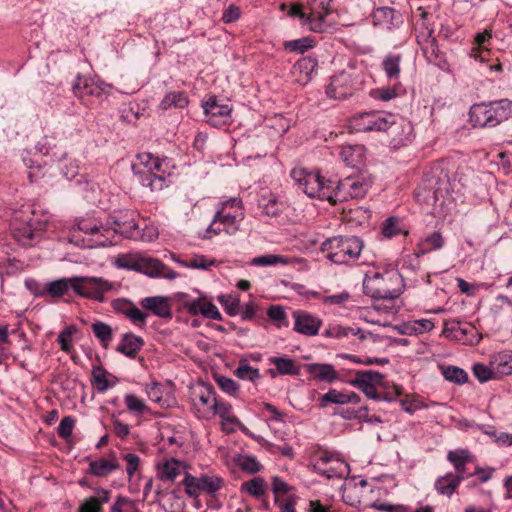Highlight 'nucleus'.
Returning <instances> with one entry per match:
<instances>
[{
  "label": "nucleus",
  "mask_w": 512,
  "mask_h": 512,
  "mask_svg": "<svg viewBox=\"0 0 512 512\" xmlns=\"http://www.w3.org/2000/svg\"><path fill=\"white\" fill-rule=\"evenodd\" d=\"M290 175L298 189L308 197L326 200L331 204L362 198L370 188V183L359 176L333 181L325 179L319 172H311L301 167L292 169Z\"/></svg>",
  "instance_id": "nucleus-1"
},
{
  "label": "nucleus",
  "mask_w": 512,
  "mask_h": 512,
  "mask_svg": "<svg viewBox=\"0 0 512 512\" xmlns=\"http://www.w3.org/2000/svg\"><path fill=\"white\" fill-rule=\"evenodd\" d=\"M446 459L452 465L454 472L437 477L434 489L439 495L450 498L465 479L472 477L467 470V464L475 461V455L467 448H458L449 450Z\"/></svg>",
  "instance_id": "nucleus-2"
},
{
  "label": "nucleus",
  "mask_w": 512,
  "mask_h": 512,
  "mask_svg": "<svg viewBox=\"0 0 512 512\" xmlns=\"http://www.w3.org/2000/svg\"><path fill=\"white\" fill-rule=\"evenodd\" d=\"M167 169L168 164L165 160L150 153L139 154L137 163L132 165V170L139 183L153 192L161 191L171 184L172 175Z\"/></svg>",
  "instance_id": "nucleus-3"
},
{
  "label": "nucleus",
  "mask_w": 512,
  "mask_h": 512,
  "mask_svg": "<svg viewBox=\"0 0 512 512\" xmlns=\"http://www.w3.org/2000/svg\"><path fill=\"white\" fill-rule=\"evenodd\" d=\"M245 217L243 203L240 198L233 197L219 202L216 213L207 227L203 238L209 239L221 233L235 234Z\"/></svg>",
  "instance_id": "nucleus-4"
},
{
  "label": "nucleus",
  "mask_w": 512,
  "mask_h": 512,
  "mask_svg": "<svg viewBox=\"0 0 512 512\" xmlns=\"http://www.w3.org/2000/svg\"><path fill=\"white\" fill-rule=\"evenodd\" d=\"M403 288L402 275L395 269L369 272L363 280L364 293L374 299H395Z\"/></svg>",
  "instance_id": "nucleus-5"
},
{
  "label": "nucleus",
  "mask_w": 512,
  "mask_h": 512,
  "mask_svg": "<svg viewBox=\"0 0 512 512\" xmlns=\"http://www.w3.org/2000/svg\"><path fill=\"white\" fill-rule=\"evenodd\" d=\"M331 0H307L308 13L303 11L302 4H293L289 15L298 17L301 25L306 26L315 33H325L332 29V22L329 20L331 14Z\"/></svg>",
  "instance_id": "nucleus-6"
},
{
  "label": "nucleus",
  "mask_w": 512,
  "mask_h": 512,
  "mask_svg": "<svg viewBox=\"0 0 512 512\" xmlns=\"http://www.w3.org/2000/svg\"><path fill=\"white\" fill-rule=\"evenodd\" d=\"M512 116V101L501 99L471 106L469 120L472 126L493 128Z\"/></svg>",
  "instance_id": "nucleus-7"
},
{
  "label": "nucleus",
  "mask_w": 512,
  "mask_h": 512,
  "mask_svg": "<svg viewBox=\"0 0 512 512\" xmlns=\"http://www.w3.org/2000/svg\"><path fill=\"white\" fill-rule=\"evenodd\" d=\"M363 241L357 236H337L321 244L322 252L335 264H348L357 260L363 249Z\"/></svg>",
  "instance_id": "nucleus-8"
},
{
  "label": "nucleus",
  "mask_w": 512,
  "mask_h": 512,
  "mask_svg": "<svg viewBox=\"0 0 512 512\" xmlns=\"http://www.w3.org/2000/svg\"><path fill=\"white\" fill-rule=\"evenodd\" d=\"M182 484L185 489V493L191 498H197L199 492H204L208 495L214 496L220 491L224 485L225 480L215 474H202L199 477H195L188 472H185Z\"/></svg>",
  "instance_id": "nucleus-9"
},
{
  "label": "nucleus",
  "mask_w": 512,
  "mask_h": 512,
  "mask_svg": "<svg viewBox=\"0 0 512 512\" xmlns=\"http://www.w3.org/2000/svg\"><path fill=\"white\" fill-rule=\"evenodd\" d=\"M136 213L134 211H115L109 215L107 225L114 233L120 234L125 238L133 240H145L141 233L139 224L136 222Z\"/></svg>",
  "instance_id": "nucleus-10"
},
{
  "label": "nucleus",
  "mask_w": 512,
  "mask_h": 512,
  "mask_svg": "<svg viewBox=\"0 0 512 512\" xmlns=\"http://www.w3.org/2000/svg\"><path fill=\"white\" fill-rule=\"evenodd\" d=\"M112 288V285L103 278L97 277H73V291L83 297L104 301V294Z\"/></svg>",
  "instance_id": "nucleus-11"
},
{
  "label": "nucleus",
  "mask_w": 512,
  "mask_h": 512,
  "mask_svg": "<svg viewBox=\"0 0 512 512\" xmlns=\"http://www.w3.org/2000/svg\"><path fill=\"white\" fill-rule=\"evenodd\" d=\"M176 300L190 315L196 316L201 314L203 317L211 320L222 319L221 313L216 305L208 301L205 297L193 299L187 293L179 292L176 294Z\"/></svg>",
  "instance_id": "nucleus-12"
},
{
  "label": "nucleus",
  "mask_w": 512,
  "mask_h": 512,
  "mask_svg": "<svg viewBox=\"0 0 512 512\" xmlns=\"http://www.w3.org/2000/svg\"><path fill=\"white\" fill-rule=\"evenodd\" d=\"M352 127L358 132L387 131L392 114L379 111L360 113L352 118Z\"/></svg>",
  "instance_id": "nucleus-13"
},
{
  "label": "nucleus",
  "mask_w": 512,
  "mask_h": 512,
  "mask_svg": "<svg viewBox=\"0 0 512 512\" xmlns=\"http://www.w3.org/2000/svg\"><path fill=\"white\" fill-rule=\"evenodd\" d=\"M220 401L210 384L199 383L192 391V402L199 417L211 418V413L217 408Z\"/></svg>",
  "instance_id": "nucleus-14"
},
{
  "label": "nucleus",
  "mask_w": 512,
  "mask_h": 512,
  "mask_svg": "<svg viewBox=\"0 0 512 512\" xmlns=\"http://www.w3.org/2000/svg\"><path fill=\"white\" fill-rule=\"evenodd\" d=\"M204 112L206 121L215 128H222L232 123V109L226 104H219L215 98L205 103Z\"/></svg>",
  "instance_id": "nucleus-15"
},
{
  "label": "nucleus",
  "mask_w": 512,
  "mask_h": 512,
  "mask_svg": "<svg viewBox=\"0 0 512 512\" xmlns=\"http://www.w3.org/2000/svg\"><path fill=\"white\" fill-rule=\"evenodd\" d=\"M312 465L318 474L328 479L342 477L345 472L344 463L326 452L315 456Z\"/></svg>",
  "instance_id": "nucleus-16"
},
{
  "label": "nucleus",
  "mask_w": 512,
  "mask_h": 512,
  "mask_svg": "<svg viewBox=\"0 0 512 512\" xmlns=\"http://www.w3.org/2000/svg\"><path fill=\"white\" fill-rule=\"evenodd\" d=\"M354 90L351 74L342 71L331 77V81L326 87V94L331 99L342 100L351 96Z\"/></svg>",
  "instance_id": "nucleus-17"
},
{
  "label": "nucleus",
  "mask_w": 512,
  "mask_h": 512,
  "mask_svg": "<svg viewBox=\"0 0 512 512\" xmlns=\"http://www.w3.org/2000/svg\"><path fill=\"white\" fill-rule=\"evenodd\" d=\"M418 43L421 45L422 53L425 59L440 68L441 70L448 69V63L444 54L440 51L436 38L433 37V30L430 29L428 34L423 36L422 39L418 37Z\"/></svg>",
  "instance_id": "nucleus-18"
},
{
  "label": "nucleus",
  "mask_w": 512,
  "mask_h": 512,
  "mask_svg": "<svg viewBox=\"0 0 512 512\" xmlns=\"http://www.w3.org/2000/svg\"><path fill=\"white\" fill-rule=\"evenodd\" d=\"M387 131L390 136V144L395 148L407 145L413 137L412 124L403 118L397 119L394 115H392V123L389 124Z\"/></svg>",
  "instance_id": "nucleus-19"
},
{
  "label": "nucleus",
  "mask_w": 512,
  "mask_h": 512,
  "mask_svg": "<svg viewBox=\"0 0 512 512\" xmlns=\"http://www.w3.org/2000/svg\"><path fill=\"white\" fill-rule=\"evenodd\" d=\"M137 271L149 277H161L169 280H173L178 276L177 272L160 260L145 256H140Z\"/></svg>",
  "instance_id": "nucleus-20"
},
{
  "label": "nucleus",
  "mask_w": 512,
  "mask_h": 512,
  "mask_svg": "<svg viewBox=\"0 0 512 512\" xmlns=\"http://www.w3.org/2000/svg\"><path fill=\"white\" fill-rule=\"evenodd\" d=\"M374 489L365 479L346 483L343 490V500L352 507H358L364 503V498L368 493H373Z\"/></svg>",
  "instance_id": "nucleus-21"
},
{
  "label": "nucleus",
  "mask_w": 512,
  "mask_h": 512,
  "mask_svg": "<svg viewBox=\"0 0 512 512\" xmlns=\"http://www.w3.org/2000/svg\"><path fill=\"white\" fill-rule=\"evenodd\" d=\"M374 489L365 479L346 483L343 490V500L352 507H358L364 503V498L368 493H373Z\"/></svg>",
  "instance_id": "nucleus-22"
},
{
  "label": "nucleus",
  "mask_w": 512,
  "mask_h": 512,
  "mask_svg": "<svg viewBox=\"0 0 512 512\" xmlns=\"http://www.w3.org/2000/svg\"><path fill=\"white\" fill-rule=\"evenodd\" d=\"M77 228L79 231L93 236L96 245L107 246L108 244H112L108 236L110 229L96 219H82L77 223Z\"/></svg>",
  "instance_id": "nucleus-23"
},
{
  "label": "nucleus",
  "mask_w": 512,
  "mask_h": 512,
  "mask_svg": "<svg viewBox=\"0 0 512 512\" xmlns=\"http://www.w3.org/2000/svg\"><path fill=\"white\" fill-rule=\"evenodd\" d=\"M295 332L305 336H315L318 334L321 327L322 321L316 316L303 311L298 310L293 312Z\"/></svg>",
  "instance_id": "nucleus-24"
},
{
  "label": "nucleus",
  "mask_w": 512,
  "mask_h": 512,
  "mask_svg": "<svg viewBox=\"0 0 512 512\" xmlns=\"http://www.w3.org/2000/svg\"><path fill=\"white\" fill-rule=\"evenodd\" d=\"M403 22L401 14L390 7H379L372 13V23L382 30H392Z\"/></svg>",
  "instance_id": "nucleus-25"
},
{
  "label": "nucleus",
  "mask_w": 512,
  "mask_h": 512,
  "mask_svg": "<svg viewBox=\"0 0 512 512\" xmlns=\"http://www.w3.org/2000/svg\"><path fill=\"white\" fill-rule=\"evenodd\" d=\"M120 468L118 459L114 453L108 457L90 460L87 472L96 477H107Z\"/></svg>",
  "instance_id": "nucleus-26"
},
{
  "label": "nucleus",
  "mask_w": 512,
  "mask_h": 512,
  "mask_svg": "<svg viewBox=\"0 0 512 512\" xmlns=\"http://www.w3.org/2000/svg\"><path fill=\"white\" fill-rule=\"evenodd\" d=\"M360 400V396L353 391L346 392L330 389L327 393L323 394L319 398V407L324 409L328 406V404H358Z\"/></svg>",
  "instance_id": "nucleus-27"
},
{
  "label": "nucleus",
  "mask_w": 512,
  "mask_h": 512,
  "mask_svg": "<svg viewBox=\"0 0 512 512\" xmlns=\"http://www.w3.org/2000/svg\"><path fill=\"white\" fill-rule=\"evenodd\" d=\"M218 415L221 418L222 429L226 432H234L241 423L233 414L232 406L228 402L221 400L217 408L211 413V417Z\"/></svg>",
  "instance_id": "nucleus-28"
},
{
  "label": "nucleus",
  "mask_w": 512,
  "mask_h": 512,
  "mask_svg": "<svg viewBox=\"0 0 512 512\" xmlns=\"http://www.w3.org/2000/svg\"><path fill=\"white\" fill-rule=\"evenodd\" d=\"M95 496L86 498L78 508V512H103V504L110 500L111 491L95 488Z\"/></svg>",
  "instance_id": "nucleus-29"
},
{
  "label": "nucleus",
  "mask_w": 512,
  "mask_h": 512,
  "mask_svg": "<svg viewBox=\"0 0 512 512\" xmlns=\"http://www.w3.org/2000/svg\"><path fill=\"white\" fill-rule=\"evenodd\" d=\"M318 66L315 58L310 56L299 59L293 66V74L296 76V81L302 85L307 84Z\"/></svg>",
  "instance_id": "nucleus-30"
},
{
  "label": "nucleus",
  "mask_w": 512,
  "mask_h": 512,
  "mask_svg": "<svg viewBox=\"0 0 512 512\" xmlns=\"http://www.w3.org/2000/svg\"><path fill=\"white\" fill-rule=\"evenodd\" d=\"M105 90L103 82H95L93 79L78 77L77 82L73 85L75 96L84 98L85 96L99 97Z\"/></svg>",
  "instance_id": "nucleus-31"
},
{
  "label": "nucleus",
  "mask_w": 512,
  "mask_h": 512,
  "mask_svg": "<svg viewBox=\"0 0 512 512\" xmlns=\"http://www.w3.org/2000/svg\"><path fill=\"white\" fill-rule=\"evenodd\" d=\"M185 471L183 462L171 458L158 466L157 476L163 482H174Z\"/></svg>",
  "instance_id": "nucleus-32"
},
{
  "label": "nucleus",
  "mask_w": 512,
  "mask_h": 512,
  "mask_svg": "<svg viewBox=\"0 0 512 512\" xmlns=\"http://www.w3.org/2000/svg\"><path fill=\"white\" fill-rule=\"evenodd\" d=\"M141 306L161 318H171V308L164 297L154 296L142 299Z\"/></svg>",
  "instance_id": "nucleus-33"
},
{
  "label": "nucleus",
  "mask_w": 512,
  "mask_h": 512,
  "mask_svg": "<svg viewBox=\"0 0 512 512\" xmlns=\"http://www.w3.org/2000/svg\"><path fill=\"white\" fill-rule=\"evenodd\" d=\"M143 345L144 340L141 337L133 333H125L116 350L129 358H135Z\"/></svg>",
  "instance_id": "nucleus-34"
},
{
  "label": "nucleus",
  "mask_w": 512,
  "mask_h": 512,
  "mask_svg": "<svg viewBox=\"0 0 512 512\" xmlns=\"http://www.w3.org/2000/svg\"><path fill=\"white\" fill-rule=\"evenodd\" d=\"M350 384L361 390L368 398L376 401L384 400L390 402L402 393V389L399 386H394V395L390 393L381 395L376 391V385H371V383L350 381Z\"/></svg>",
  "instance_id": "nucleus-35"
},
{
  "label": "nucleus",
  "mask_w": 512,
  "mask_h": 512,
  "mask_svg": "<svg viewBox=\"0 0 512 512\" xmlns=\"http://www.w3.org/2000/svg\"><path fill=\"white\" fill-rule=\"evenodd\" d=\"M445 239L441 232L434 231L431 234L424 237L416 247L418 253L422 256L437 251L443 248Z\"/></svg>",
  "instance_id": "nucleus-36"
},
{
  "label": "nucleus",
  "mask_w": 512,
  "mask_h": 512,
  "mask_svg": "<svg viewBox=\"0 0 512 512\" xmlns=\"http://www.w3.org/2000/svg\"><path fill=\"white\" fill-rule=\"evenodd\" d=\"M262 213L267 216H278L284 209V203L273 193L262 194L258 200Z\"/></svg>",
  "instance_id": "nucleus-37"
},
{
  "label": "nucleus",
  "mask_w": 512,
  "mask_h": 512,
  "mask_svg": "<svg viewBox=\"0 0 512 512\" xmlns=\"http://www.w3.org/2000/svg\"><path fill=\"white\" fill-rule=\"evenodd\" d=\"M307 371L315 379L332 383L338 379V373L331 364L313 363L309 364Z\"/></svg>",
  "instance_id": "nucleus-38"
},
{
  "label": "nucleus",
  "mask_w": 512,
  "mask_h": 512,
  "mask_svg": "<svg viewBox=\"0 0 512 512\" xmlns=\"http://www.w3.org/2000/svg\"><path fill=\"white\" fill-rule=\"evenodd\" d=\"M402 56L400 54H387L381 63L382 69L388 80H399L401 74Z\"/></svg>",
  "instance_id": "nucleus-39"
},
{
  "label": "nucleus",
  "mask_w": 512,
  "mask_h": 512,
  "mask_svg": "<svg viewBox=\"0 0 512 512\" xmlns=\"http://www.w3.org/2000/svg\"><path fill=\"white\" fill-rule=\"evenodd\" d=\"M298 261V259L293 257H288L279 254H265L261 256L254 257L250 264L252 266H276V265H289L294 264Z\"/></svg>",
  "instance_id": "nucleus-40"
},
{
  "label": "nucleus",
  "mask_w": 512,
  "mask_h": 512,
  "mask_svg": "<svg viewBox=\"0 0 512 512\" xmlns=\"http://www.w3.org/2000/svg\"><path fill=\"white\" fill-rule=\"evenodd\" d=\"M340 158L349 167H358L364 158V148L360 145L343 146L340 151Z\"/></svg>",
  "instance_id": "nucleus-41"
},
{
  "label": "nucleus",
  "mask_w": 512,
  "mask_h": 512,
  "mask_svg": "<svg viewBox=\"0 0 512 512\" xmlns=\"http://www.w3.org/2000/svg\"><path fill=\"white\" fill-rule=\"evenodd\" d=\"M269 362L276 367V371L280 375L296 376L300 373V366L288 357H270Z\"/></svg>",
  "instance_id": "nucleus-42"
},
{
  "label": "nucleus",
  "mask_w": 512,
  "mask_h": 512,
  "mask_svg": "<svg viewBox=\"0 0 512 512\" xmlns=\"http://www.w3.org/2000/svg\"><path fill=\"white\" fill-rule=\"evenodd\" d=\"M189 103L188 97L184 92L172 91L167 93L160 102V108L162 110H168L170 108H185Z\"/></svg>",
  "instance_id": "nucleus-43"
},
{
  "label": "nucleus",
  "mask_w": 512,
  "mask_h": 512,
  "mask_svg": "<svg viewBox=\"0 0 512 512\" xmlns=\"http://www.w3.org/2000/svg\"><path fill=\"white\" fill-rule=\"evenodd\" d=\"M73 289V277L72 278H61L48 282L45 285L46 296L52 298L62 297L69 289Z\"/></svg>",
  "instance_id": "nucleus-44"
},
{
  "label": "nucleus",
  "mask_w": 512,
  "mask_h": 512,
  "mask_svg": "<svg viewBox=\"0 0 512 512\" xmlns=\"http://www.w3.org/2000/svg\"><path fill=\"white\" fill-rule=\"evenodd\" d=\"M91 329L102 347L105 349L108 348V345L113 338L111 326L101 321H95L92 323Z\"/></svg>",
  "instance_id": "nucleus-45"
},
{
  "label": "nucleus",
  "mask_w": 512,
  "mask_h": 512,
  "mask_svg": "<svg viewBox=\"0 0 512 512\" xmlns=\"http://www.w3.org/2000/svg\"><path fill=\"white\" fill-rule=\"evenodd\" d=\"M79 329L76 325L72 324L65 327L58 335L57 342L60 349L66 353H70L73 348V335L78 333Z\"/></svg>",
  "instance_id": "nucleus-46"
},
{
  "label": "nucleus",
  "mask_w": 512,
  "mask_h": 512,
  "mask_svg": "<svg viewBox=\"0 0 512 512\" xmlns=\"http://www.w3.org/2000/svg\"><path fill=\"white\" fill-rule=\"evenodd\" d=\"M241 491H244L253 497L260 498L266 492L265 480L262 477H255L246 481L241 485Z\"/></svg>",
  "instance_id": "nucleus-47"
},
{
  "label": "nucleus",
  "mask_w": 512,
  "mask_h": 512,
  "mask_svg": "<svg viewBox=\"0 0 512 512\" xmlns=\"http://www.w3.org/2000/svg\"><path fill=\"white\" fill-rule=\"evenodd\" d=\"M235 463L242 471L249 474H256L262 469L257 458L252 455H239L235 459Z\"/></svg>",
  "instance_id": "nucleus-48"
},
{
  "label": "nucleus",
  "mask_w": 512,
  "mask_h": 512,
  "mask_svg": "<svg viewBox=\"0 0 512 512\" xmlns=\"http://www.w3.org/2000/svg\"><path fill=\"white\" fill-rule=\"evenodd\" d=\"M314 45V40L311 37H302L285 42L284 49L289 52L303 54L313 48Z\"/></svg>",
  "instance_id": "nucleus-49"
},
{
  "label": "nucleus",
  "mask_w": 512,
  "mask_h": 512,
  "mask_svg": "<svg viewBox=\"0 0 512 512\" xmlns=\"http://www.w3.org/2000/svg\"><path fill=\"white\" fill-rule=\"evenodd\" d=\"M234 373L238 378L252 382L260 378L259 369L252 367L247 360H240Z\"/></svg>",
  "instance_id": "nucleus-50"
},
{
  "label": "nucleus",
  "mask_w": 512,
  "mask_h": 512,
  "mask_svg": "<svg viewBox=\"0 0 512 512\" xmlns=\"http://www.w3.org/2000/svg\"><path fill=\"white\" fill-rule=\"evenodd\" d=\"M124 402L127 409L133 414L142 415L149 411V407L146 405L144 400L140 399L134 394H125Z\"/></svg>",
  "instance_id": "nucleus-51"
},
{
  "label": "nucleus",
  "mask_w": 512,
  "mask_h": 512,
  "mask_svg": "<svg viewBox=\"0 0 512 512\" xmlns=\"http://www.w3.org/2000/svg\"><path fill=\"white\" fill-rule=\"evenodd\" d=\"M442 374L446 380L456 384H464L468 380L467 372L456 366L444 367Z\"/></svg>",
  "instance_id": "nucleus-52"
},
{
  "label": "nucleus",
  "mask_w": 512,
  "mask_h": 512,
  "mask_svg": "<svg viewBox=\"0 0 512 512\" xmlns=\"http://www.w3.org/2000/svg\"><path fill=\"white\" fill-rule=\"evenodd\" d=\"M24 270V263L16 258H6L0 263V274L13 276Z\"/></svg>",
  "instance_id": "nucleus-53"
},
{
  "label": "nucleus",
  "mask_w": 512,
  "mask_h": 512,
  "mask_svg": "<svg viewBox=\"0 0 512 512\" xmlns=\"http://www.w3.org/2000/svg\"><path fill=\"white\" fill-rule=\"evenodd\" d=\"M352 381H364L371 383V385H381L383 381V375L373 370L357 371L355 378Z\"/></svg>",
  "instance_id": "nucleus-54"
},
{
  "label": "nucleus",
  "mask_w": 512,
  "mask_h": 512,
  "mask_svg": "<svg viewBox=\"0 0 512 512\" xmlns=\"http://www.w3.org/2000/svg\"><path fill=\"white\" fill-rule=\"evenodd\" d=\"M140 256L138 254H122L117 257L115 264L119 268L137 271Z\"/></svg>",
  "instance_id": "nucleus-55"
},
{
  "label": "nucleus",
  "mask_w": 512,
  "mask_h": 512,
  "mask_svg": "<svg viewBox=\"0 0 512 512\" xmlns=\"http://www.w3.org/2000/svg\"><path fill=\"white\" fill-rule=\"evenodd\" d=\"M92 377V383L98 389V391L104 392L109 388L110 384L106 377V371L102 367H94L92 371Z\"/></svg>",
  "instance_id": "nucleus-56"
},
{
  "label": "nucleus",
  "mask_w": 512,
  "mask_h": 512,
  "mask_svg": "<svg viewBox=\"0 0 512 512\" xmlns=\"http://www.w3.org/2000/svg\"><path fill=\"white\" fill-rule=\"evenodd\" d=\"M216 383L220 389L228 395L236 396L239 392V384L226 376H219L216 378Z\"/></svg>",
  "instance_id": "nucleus-57"
},
{
  "label": "nucleus",
  "mask_w": 512,
  "mask_h": 512,
  "mask_svg": "<svg viewBox=\"0 0 512 512\" xmlns=\"http://www.w3.org/2000/svg\"><path fill=\"white\" fill-rule=\"evenodd\" d=\"M267 315L272 321L277 322L278 327L288 326L286 312L282 306H271L267 311Z\"/></svg>",
  "instance_id": "nucleus-58"
},
{
  "label": "nucleus",
  "mask_w": 512,
  "mask_h": 512,
  "mask_svg": "<svg viewBox=\"0 0 512 512\" xmlns=\"http://www.w3.org/2000/svg\"><path fill=\"white\" fill-rule=\"evenodd\" d=\"M293 488L279 476L272 478V491L275 495V503L281 501L279 495L288 494Z\"/></svg>",
  "instance_id": "nucleus-59"
},
{
  "label": "nucleus",
  "mask_w": 512,
  "mask_h": 512,
  "mask_svg": "<svg viewBox=\"0 0 512 512\" xmlns=\"http://www.w3.org/2000/svg\"><path fill=\"white\" fill-rule=\"evenodd\" d=\"M214 259H209L203 255H194L187 262L186 266L194 269H207L215 264Z\"/></svg>",
  "instance_id": "nucleus-60"
},
{
  "label": "nucleus",
  "mask_w": 512,
  "mask_h": 512,
  "mask_svg": "<svg viewBox=\"0 0 512 512\" xmlns=\"http://www.w3.org/2000/svg\"><path fill=\"white\" fill-rule=\"evenodd\" d=\"M472 370L475 378H477L481 383L491 380L494 376L493 370L482 363L475 364Z\"/></svg>",
  "instance_id": "nucleus-61"
},
{
  "label": "nucleus",
  "mask_w": 512,
  "mask_h": 512,
  "mask_svg": "<svg viewBox=\"0 0 512 512\" xmlns=\"http://www.w3.org/2000/svg\"><path fill=\"white\" fill-rule=\"evenodd\" d=\"M75 420L71 416L64 417L57 429L58 435L62 439H68L73 432Z\"/></svg>",
  "instance_id": "nucleus-62"
},
{
  "label": "nucleus",
  "mask_w": 512,
  "mask_h": 512,
  "mask_svg": "<svg viewBox=\"0 0 512 512\" xmlns=\"http://www.w3.org/2000/svg\"><path fill=\"white\" fill-rule=\"evenodd\" d=\"M399 233L400 228L398 219L394 217L386 219L382 226V234L387 238H391L398 235Z\"/></svg>",
  "instance_id": "nucleus-63"
},
{
  "label": "nucleus",
  "mask_w": 512,
  "mask_h": 512,
  "mask_svg": "<svg viewBox=\"0 0 512 512\" xmlns=\"http://www.w3.org/2000/svg\"><path fill=\"white\" fill-rule=\"evenodd\" d=\"M422 255L418 253L417 250H415L414 253L408 254L403 257L402 259V269L403 270H410V271H416L420 268V260L419 258Z\"/></svg>",
  "instance_id": "nucleus-64"
}]
</instances>
